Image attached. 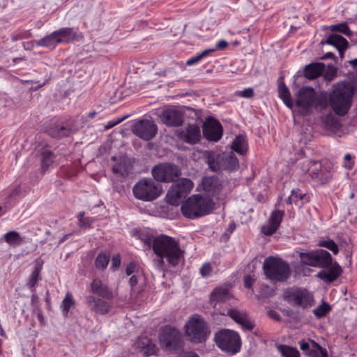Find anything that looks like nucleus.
I'll return each instance as SVG.
<instances>
[{
  "label": "nucleus",
  "instance_id": "1",
  "mask_svg": "<svg viewBox=\"0 0 357 357\" xmlns=\"http://www.w3.org/2000/svg\"><path fill=\"white\" fill-rule=\"evenodd\" d=\"M354 91H298L296 105L305 112L311 107L325 108L330 105L340 116L344 115L351 107Z\"/></svg>",
  "mask_w": 357,
  "mask_h": 357
},
{
  "label": "nucleus",
  "instance_id": "2",
  "mask_svg": "<svg viewBox=\"0 0 357 357\" xmlns=\"http://www.w3.org/2000/svg\"><path fill=\"white\" fill-rule=\"evenodd\" d=\"M152 247L157 256L165 258L172 266L178 265L183 259V252L179 247L178 241L173 237L167 235L155 237Z\"/></svg>",
  "mask_w": 357,
  "mask_h": 357
},
{
  "label": "nucleus",
  "instance_id": "3",
  "mask_svg": "<svg viewBox=\"0 0 357 357\" xmlns=\"http://www.w3.org/2000/svg\"><path fill=\"white\" fill-rule=\"evenodd\" d=\"M214 208L211 199L205 196H190L181 206L182 214L187 218L195 219L209 214Z\"/></svg>",
  "mask_w": 357,
  "mask_h": 357
},
{
  "label": "nucleus",
  "instance_id": "4",
  "mask_svg": "<svg viewBox=\"0 0 357 357\" xmlns=\"http://www.w3.org/2000/svg\"><path fill=\"white\" fill-rule=\"evenodd\" d=\"M325 70V64L321 62H312L298 70L294 76L293 84L296 89H314L307 84V82L316 79L322 75Z\"/></svg>",
  "mask_w": 357,
  "mask_h": 357
},
{
  "label": "nucleus",
  "instance_id": "5",
  "mask_svg": "<svg viewBox=\"0 0 357 357\" xmlns=\"http://www.w3.org/2000/svg\"><path fill=\"white\" fill-rule=\"evenodd\" d=\"M135 198L144 202H151L162 192V185L151 178H145L137 181L132 188Z\"/></svg>",
  "mask_w": 357,
  "mask_h": 357
},
{
  "label": "nucleus",
  "instance_id": "6",
  "mask_svg": "<svg viewBox=\"0 0 357 357\" xmlns=\"http://www.w3.org/2000/svg\"><path fill=\"white\" fill-rule=\"evenodd\" d=\"M263 268L266 277L271 280L284 281L290 275V268L288 264L278 257L266 258Z\"/></svg>",
  "mask_w": 357,
  "mask_h": 357
},
{
  "label": "nucleus",
  "instance_id": "7",
  "mask_svg": "<svg viewBox=\"0 0 357 357\" xmlns=\"http://www.w3.org/2000/svg\"><path fill=\"white\" fill-rule=\"evenodd\" d=\"M185 331L190 341L195 343L204 342L210 334L206 323L198 314H194L188 319L185 325Z\"/></svg>",
  "mask_w": 357,
  "mask_h": 357
},
{
  "label": "nucleus",
  "instance_id": "8",
  "mask_svg": "<svg viewBox=\"0 0 357 357\" xmlns=\"http://www.w3.org/2000/svg\"><path fill=\"white\" fill-rule=\"evenodd\" d=\"M217 346L222 351L235 354L240 351L241 339L238 333L229 329L217 332L214 337Z\"/></svg>",
  "mask_w": 357,
  "mask_h": 357
},
{
  "label": "nucleus",
  "instance_id": "9",
  "mask_svg": "<svg viewBox=\"0 0 357 357\" xmlns=\"http://www.w3.org/2000/svg\"><path fill=\"white\" fill-rule=\"evenodd\" d=\"M158 342L162 349L176 351L183 347L182 334L176 328L167 326L159 333Z\"/></svg>",
  "mask_w": 357,
  "mask_h": 357
},
{
  "label": "nucleus",
  "instance_id": "10",
  "mask_svg": "<svg viewBox=\"0 0 357 357\" xmlns=\"http://www.w3.org/2000/svg\"><path fill=\"white\" fill-rule=\"evenodd\" d=\"M303 264L314 267H328L332 264L331 254L324 250L300 253Z\"/></svg>",
  "mask_w": 357,
  "mask_h": 357
},
{
  "label": "nucleus",
  "instance_id": "11",
  "mask_svg": "<svg viewBox=\"0 0 357 357\" xmlns=\"http://www.w3.org/2000/svg\"><path fill=\"white\" fill-rule=\"evenodd\" d=\"M151 173L158 181L172 182L181 175V170L175 165L162 163L154 166Z\"/></svg>",
  "mask_w": 357,
  "mask_h": 357
},
{
  "label": "nucleus",
  "instance_id": "12",
  "mask_svg": "<svg viewBox=\"0 0 357 357\" xmlns=\"http://www.w3.org/2000/svg\"><path fill=\"white\" fill-rule=\"evenodd\" d=\"M303 171L307 172L312 179L317 180L321 183L326 182L331 177V172L320 163L307 161L302 166Z\"/></svg>",
  "mask_w": 357,
  "mask_h": 357
},
{
  "label": "nucleus",
  "instance_id": "13",
  "mask_svg": "<svg viewBox=\"0 0 357 357\" xmlns=\"http://www.w3.org/2000/svg\"><path fill=\"white\" fill-rule=\"evenodd\" d=\"M132 132L144 140H149L157 133V126L151 120H142L136 122L132 126Z\"/></svg>",
  "mask_w": 357,
  "mask_h": 357
},
{
  "label": "nucleus",
  "instance_id": "14",
  "mask_svg": "<svg viewBox=\"0 0 357 357\" xmlns=\"http://www.w3.org/2000/svg\"><path fill=\"white\" fill-rule=\"evenodd\" d=\"M287 298L289 303L300 305L303 307H308L314 304L312 294L305 289H297L289 291Z\"/></svg>",
  "mask_w": 357,
  "mask_h": 357
},
{
  "label": "nucleus",
  "instance_id": "15",
  "mask_svg": "<svg viewBox=\"0 0 357 357\" xmlns=\"http://www.w3.org/2000/svg\"><path fill=\"white\" fill-rule=\"evenodd\" d=\"M198 190L202 191L206 197H217L222 191L221 181L215 176H208L202 179V183L197 187Z\"/></svg>",
  "mask_w": 357,
  "mask_h": 357
},
{
  "label": "nucleus",
  "instance_id": "16",
  "mask_svg": "<svg viewBox=\"0 0 357 357\" xmlns=\"http://www.w3.org/2000/svg\"><path fill=\"white\" fill-rule=\"evenodd\" d=\"M203 133L207 139L217 142L222 137V127L218 121L208 117L204 123Z\"/></svg>",
  "mask_w": 357,
  "mask_h": 357
},
{
  "label": "nucleus",
  "instance_id": "17",
  "mask_svg": "<svg viewBox=\"0 0 357 357\" xmlns=\"http://www.w3.org/2000/svg\"><path fill=\"white\" fill-rule=\"evenodd\" d=\"M55 32L59 44H68L74 41H77L82 38V35L73 27H63L55 31Z\"/></svg>",
  "mask_w": 357,
  "mask_h": 357
},
{
  "label": "nucleus",
  "instance_id": "18",
  "mask_svg": "<svg viewBox=\"0 0 357 357\" xmlns=\"http://www.w3.org/2000/svg\"><path fill=\"white\" fill-rule=\"evenodd\" d=\"M178 137L188 143L195 144L199 140L200 129L195 124L189 125L178 132Z\"/></svg>",
  "mask_w": 357,
  "mask_h": 357
},
{
  "label": "nucleus",
  "instance_id": "19",
  "mask_svg": "<svg viewBox=\"0 0 357 357\" xmlns=\"http://www.w3.org/2000/svg\"><path fill=\"white\" fill-rule=\"evenodd\" d=\"M160 119L163 123L170 126H178L183 121L181 112L174 108L165 109L161 114Z\"/></svg>",
  "mask_w": 357,
  "mask_h": 357
},
{
  "label": "nucleus",
  "instance_id": "20",
  "mask_svg": "<svg viewBox=\"0 0 357 357\" xmlns=\"http://www.w3.org/2000/svg\"><path fill=\"white\" fill-rule=\"evenodd\" d=\"M282 216V211L275 210L273 211L268 223L261 228L263 234L267 236L273 234L280 226Z\"/></svg>",
  "mask_w": 357,
  "mask_h": 357
},
{
  "label": "nucleus",
  "instance_id": "21",
  "mask_svg": "<svg viewBox=\"0 0 357 357\" xmlns=\"http://www.w3.org/2000/svg\"><path fill=\"white\" fill-rule=\"evenodd\" d=\"M86 301L88 307L96 313L104 314L108 313L110 310L109 304L100 298L89 296L86 297Z\"/></svg>",
  "mask_w": 357,
  "mask_h": 357
},
{
  "label": "nucleus",
  "instance_id": "22",
  "mask_svg": "<svg viewBox=\"0 0 357 357\" xmlns=\"http://www.w3.org/2000/svg\"><path fill=\"white\" fill-rule=\"evenodd\" d=\"M321 43H324V42ZM324 43L333 45L336 47L341 57L343 56L344 52L349 45L348 41L343 36L337 33L330 34L327 37Z\"/></svg>",
  "mask_w": 357,
  "mask_h": 357
},
{
  "label": "nucleus",
  "instance_id": "23",
  "mask_svg": "<svg viewBox=\"0 0 357 357\" xmlns=\"http://www.w3.org/2000/svg\"><path fill=\"white\" fill-rule=\"evenodd\" d=\"M228 315L237 324L241 326L245 330H252L254 327L252 323L248 319L247 314L243 311L237 310H230L228 311Z\"/></svg>",
  "mask_w": 357,
  "mask_h": 357
},
{
  "label": "nucleus",
  "instance_id": "24",
  "mask_svg": "<svg viewBox=\"0 0 357 357\" xmlns=\"http://www.w3.org/2000/svg\"><path fill=\"white\" fill-rule=\"evenodd\" d=\"M214 160L213 156H211L208 158V165L211 169L213 171H217L221 168L227 169L229 171L235 169L238 165V159L233 155H230L226 158L224 164L218 162L216 165L213 161Z\"/></svg>",
  "mask_w": 357,
  "mask_h": 357
},
{
  "label": "nucleus",
  "instance_id": "25",
  "mask_svg": "<svg viewBox=\"0 0 357 357\" xmlns=\"http://www.w3.org/2000/svg\"><path fill=\"white\" fill-rule=\"evenodd\" d=\"M113 160L117 161L112 167L113 172L123 176L128 175L132 167L130 160L125 156H121L118 158L114 157Z\"/></svg>",
  "mask_w": 357,
  "mask_h": 357
},
{
  "label": "nucleus",
  "instance_id": "26",
  "mask_svg": "<svg viewBox=\"0 0 357 357\" xmlns=\"http://www.w3.org/2000/svg\"><path fill=\"white\" fill-rule=\"evenodd\" d=\"M341 273V267L337 263H335L328 270L320 271L317 276L326 282H332L340 275Z\"/></svg>",
  "mask_w": 357,
  "mask_h": 357
},
{
  "label": "nucleus",
  "instance_id": "27",
  "mask_svg": "<svg viewBox=\"0 0 357 357\" xmlns=\"http://www.w3.org/2000/svg\"><path fill=\"white\" fill-rule=\"evenodd\" d=\"M229 298L228 289L222 287L215 288L211 294L210 302L214 308L221 303H224Z\"/></svg>",
  "mask_w": 357,
  "mask_h": 357
},
{
  "label": "nucleus",
  "instance_id": "28",
  "mask_svg": "<svg viewBox=\"0 0 357 357\" xmlns=\"http://www.w3.org/2000/svg\"><path fill=\"white\" fill-rule=\"evenodd\" d=\"M137 346L143 354L146 356L153 355L158 351L155 344L148 337H142L139 340Z\"/></svg>",
  "mask_w": 357,
  "mask_h": 357
},
{
  "label": "nucleus",
  "instance_id": "29",
  "mask_svg": "<svg viewBox=\"0 0 357 357\" xmlns=\"http://www.w3.org/2000/svg\"><path fill=\"white\" fill-rule=\"evenodd\" d=\"M91 289L93 294H98L103 298H109L112 297V294L109 291L107 286L102 283L99 279H94L91 284Z\"/></svg>",
  "mask_w": 357,
  "mask_h": 357
},
{
  "label": "nucleus",
  "instance_id": "30",
  "mask_svg": "<svg viewBox=\"0 0 357 357\" xmlns=\"http://www.w3.org/2000/svg\"><path fill=\"white\" fill-rule=\"evenodd\" d=\"M41 269L42 264H37L27 280L26 286L31 289V291H35L36 285L41 280V277L40 276Z\"/></svg>",
  "mask_w": 357,
  "mask_h": 357
},
{
  "label": "nucleus",
  "instance_id": "31",
  "mask_svg": "<svg viewBox=\"0 0 357 357\" xmlns=\"http://www.w3.org/2000/svg\"><path fill=\"white\" fill-rule=\"evenodd\" d=\"M308 202L305 193L299 189H294L291 190V195L287 199L288 204H295L296 205L303 204L305 202Z\"/></svg>",
  "mask_w": 357,
  "mask_h": 357
},
{
  "label": "nucleus",
  "instance_id": "32",
  "mask_svg": "<svg viewBox=\"0 0 357 357\" xmlns=\"http://www.w3.org/2000/svg\"><path fill=\"white\" fill-rule=\"evenodd\" d=\"M1 239L4 240L11 247L18 246L23 243V238L16 231H10L6 233Z\"/></svg>",
  "mask_w": 357,
  "mask_h": 357
},
{
  "label": "nucleus",
  "instance_id": "33",
  "mask_svg": "<svg viewBox=\"0 0 357 357\" xmlns=\"http://www.w3.org/2000/svg\"><path fill=\"white\" fill-rule=\"evenodd\" d=\"M231 148L236 153L243 155L248 151L247 139L244 135H240L234 139Z\"/></svg>",
  "mask_w": 357,
  "mask_h": 357
},
{
  "label": "nucleus",
  "instance_id": "34",
  "mask_svg": "<svg viewBox=\"0 0 357 357\" xmlns=\"http://www.w3.org/2000/svg\"><path fill=\"white\" fill-rule=\"evenodd\" d=\"M59 44L55 31L48 34L36 42L39 47L54 48Z\"/></svg>",
  "mask_w": 357,
  "mask_h": 357
},
{
  "label": "nucleus",
  "instance_id": "35",
  "mask_svg": "<svg viewBox=\"0 0 357 357\" xmlns=\"http://www.w3.org/2000/svg\"><path fill=\"white\" fill-rule=\"evenodd\" d=\"M183 197L181 192L172 185L166 195V201L172 205H178L180 199Z\"/></svg>",
  "mask_w": 357,
  "mask_h": 357
},
{
  "label": "nucleus",
  "instance_id": "36",
  "mask_svg": "<svg viewBox=\"0 0 357 357\" xmlns=\"http://www.w3.org/2000/svg\"><path fill=\"white\" fill-rule=\"evenodd\" d=\"M174 185L184 197L192 190L194 184L190 179L183 178L178 180Z\"/></svg>",
  "mask_w": 357,
  "mask_h": 357
},
{
  "label": "nucleus",
  "instance_id": "37",
  "mask_svg": "<svg viewBox=\"0 0 357 357\" xmlns=\"http://www.w3.org/2000/svg\"><path fill=\"white\" fill-rule=\"evenodd\" d=\"M75 302L73 299V294L70 292H67L61 305L63 315L67 317L70 309L75 306Z\"/></svg>",
  "mask_w": 357,
  "mask_h": 357
},
{
  "label": "nucleus",
  "instance_id": "38",
  "mask_svg": "<svg viewBox=\"0 0 357 357\" xmlns=\"http://www.w3.org/2000/svg\"><path fill=\"white\" fill-rule=\"evenodd\" d=\"M312 348L310 351L307 353L309 357H328L327 351L322 348L316 342L311 340Z\"/></svg>",
  "mask_w": 357,
  "mask_h": 357
},
{
  "label": "nucleus",
  "instance_id": "39",
  "mask_svg": "<svg viewBox=\"0 0 357 357\" xmlns=\"http://www.w3.org/2000/svg\"><path fill=\"white\" fill-rule=\"evenodd\" d=\"M323 79L326 83H329L334 80L337 76V68L333 65H328L327 68L325 66L324 72L322 75Z\"/></svg>",
  "mask_w": 357,
  "mask_h": 357
},
{
  "label": "nucleus",
  "instance_id": "40",
  "mask_svg": "<svg viewBox=\"0 0 357 357\" xmlns=\"http://www.w3.org/2000/svg\"><path fill=\"white\" fill-rule=\"evenodd\" d=\"M278 349L283 357H300V354L296 348L280 345Z\"/></svg>",
  "mask_w": 357,
  "mask_h": 357
},
{
  "label": "nucleus",
  "instance_id": "41",
  "mask_svg": "<svg viewBox=\"0 0 357 357\" xmlns=\"http://www.w3.org/2000/svg\"><path fill=\"white\" fill-rule=\"evenodd\" d=\"M330 30L333 32H340L345 36L350 37L353 33L348 26L347 23L342 22L330 26Z\"/></svg>",
  "mask_w": 357,
  "mask_h": 357
},
{
  "label": "nucleus",
  "instance_id": "42",
  "mask_svg": "<svg viewBox=\"0 0 357 357\" xmlns=\"http://www.w3.org/2000/svg\"><path fill=\"white\" fill-rule=\"evenodd\" d=\"M215 50H205L201 53L197 54L196 56L189 59L186 61L187 66H193L199 63L202 59L209 55L211 52H213Z\"/></svg>",
  "mask_w": 357,
  "mask_h": 357
},
{
  "label": "nucleus",
  "instance_id": "43",
  "mask_svg": "<svg viewBox=\"0 0 357 357\" xmlns=\"http://www.w3.org/2000/svg\"><path fill=\"white\" fill-rule=\"evenodd\" d=\"M109 254L107 252H101L99 254L96 260V266L98 268H105L107 267L109 261Z\"/></svg>",
  "mask_w": 357,
  "mask_h": 357
},
{
  "label": "nucleus",
  "instance_id": "44",
  "mask_svg": "<svg viewBox=\"0 0 357 357\" xmlns=\"http://www.w3.org/2000/svg\"><path fill=\"white\" fill-rule=\"evenodd\" d=\"M54 156L50 151H45L42 154L41 164L43 169H47L54 162Z\"/></svg>",
  "mask_w": 357,
  "mask_h": 357
},
{
  "label": "nucleus",
  "instance_id": "45",
  "mask_svg": "<svg viewBox=\"0 0 357 357\" xmlns=\"http://www.w3.org/2000/svg\"><path fill=\"white\" fill-rule=\"evenodd\" d=\"M129 91H109L111 103H116L129 95Z\"/></svg>",
  "mask_w": 357,
  "mask_h": 357
},
{
  "label": "nucleus",
  "instance_id": "46",
  "mask_svg": "<svg viewBox=\"0 0 357 357\" xmlns=\"http://www.w3.org/2000/svg\"><path fill=\"white\" fill-rule=\"evenodd\" d=\"M318 245L328 248L335 255L337 254L339 252V248L337 244L334 242V241L331 239L327 241H320L318 243Z\"/></svg>",
  "mask_w": 357,
  "mask_h": 357
},
{
  "label": "nucleus",
  "instance_id": "47",
  "mask_svg": "<svg viewBox=\"0 0 357 357\" xmlns=\"http://www.w3.org/2000/svg\"><path fill=\"white\" fill-rule=\"evenodd\" d=\"M279 97L283 102L290 109L294 106V101L291 97L289 91H279Z\"/></svg>",
  "mask_w": 357,
  "mask_h": 357
},
{
  "label": "nucleus",
  "instance_id": "48",
  "mask_svg": "<svg viewBox=\"0 0 357 357\" xmlns=\"http://www.w3.org/2000/svg\"><path fill=\"white\" fill-rule=\"evenodd\" d=\"M331 310V307L329 305L324 303L322 305L316 307L313 312L316 317H322L326 314L328 312Z\"/></svg>",
  "mask_w": 357,
  "mask_h": 357
},
{
  "label": "nucleus",
  "instance_id": "49",
  "mask_svg": "<svg viewBox=\"0 0 357 357\" xmlns=\"http://www.w3.org/2000/svg\"><path fill=\"white\" fill-rule=\"evenodd\" d=\"M67 134L66 128L63 126H59L54 129L50 130V135L54 137H61Z\"/></svg>",
  "mask_w": 357,
  "mask_h": 357
},
{
  "label": "nucleus",
  "instance_id": "50",
  "mask_svg": "<svg viewBox=\"0 0 357 357\" xmlns=\"http://www.w3.org/2000/svg\"><path fill=\"white\" fill-rule=\"evenodd\" d=\"M79 225L81 227H89L93 222V220L89 218H84V213H80L78 215Z\"/></svg>",
  "mask_w": 357,
  "mask_h": 357
},
{
  "label": "nucleus",
  "instance_id": "51",
  "mask_svg": "<svg viewBox=\"0 0 357 357\" xmlns=\"http://www.w3.org/2000/svg\"><path fill=\"white\" fill-rule=\"evenodd\" d=\"M343 167L347 169H351L354 165V160L351 154L347 153L344 157Z\"/></svg>",
  "mask_w": 357,
  "mask_h": 357
},
{
  "label": "nucleus",
  "instance_id": "52",
  "mask_svg": "<svg viewBox=\"0 0 357 357\" xmlns=\"http://www.w3.org/2000/svg\"><path fill=\"white\" fill-rule=\"evenodd\" d=\"M200 273L203 277H208L212 273V268L209 263H205L200 268Z\"/></svg>",
  "mask_w": 357,
  "mask_h": 357
},
{
  "label": "nucleus",
  "instance_id": "53",
  "mask_svg": "<svg viewBox=\"0 0 357 357\" xmlns=\"http://www.w3.org/2000/svg\"><path fill=\"white\" fill-rule=\"evenodd\" d=\"M349 82L347 80L340 81L333 84V89H350L349 87ZM351 89H354L352 88Z\"/></svg>",
  "mask_w": 357,
  "mask_h": 357
},
{
  "label": "nucleus",
  "instance_id": "54",
  "mask_svg": "<svg viewBox=\"0 0 357 357\" xmlns=\"http://www.w3.org/2000/svg\"><path fill=\"white\" fill-rule=\"evenodd\" d=\"M126 117L123 118H118L116 119H113L112 121H109L105 126V128L106 130L110 129L113 128L114 126H116L117 124L122 122L124 119H126Z\"/></svg>",
  "mask_w": 357,
  "mask_h": 357
},
{
  "label": "nucleus",
  "instance_id": "55",
  "mask_svg": "<svg viewBox=\"0 0 357 357\" xmlns=\"http://www.w3.org/2000/svg\"><path fill=\"white\" fill-rule=\"evenodd\" d=\"M236 96L249 98L253 96V91H236Z\"/></svg>",
  "mask_w": 357,
  "mask_h": 357
},
{
  "label": "nucleus",
  "instance_id": "56",
  "mask_svg": "<svg viewBox=\"0 0 357 357\" xmlns=\"http://www.w3.org/2000/svg\"><path fill=\"white\" fill-rule=\"evenodd\" d=\"M136 269H137V266L135 263H130L126 268V273L128 275H130L132 274H136L135 273V271H136Z\"/></svg>",
  "mask_w": 357,
  "mask_h": 357
},
{
  "label": "nucleus",
  "instance_id": "57",
  "mask_svg": "<svg viewBox=\"0 0 357 357\" xmlns=\"http://www.w3.org/2000/svg\"><path fill=\"white\" fill-rule=\"evenodd\" d=\"M227 46H228V43L226 40H220L217 42V43L215 45V48H214L213 50H215V51L216 50H225L227 47Z\"/></svg>",
  "mask_w": 357,
  "mask_h": 357
},
{
  "label": "nucleus",
  "instance_id": "58",
  "mask_svg": "<svg viewBox=\"0 0 357 357\" xmlns=\"http://www.w3.org/2000/svg\"><path fill=\"white\" fill-rule=\"evenodd\" d=\"M300 348L302 351L307 353L310 351V348H312L311 341L310 342H302L300 343Z\"/></svg>",
  "mask_w": 357,
  "mask_h": 357
},
{
  "label": "nucleus",
  "instance_id": "59",
  "mask_svg": "<svg viewBox=\"0 0 357 357\" xmlns=\"http://www.w3.org/2000/svg\"><path fill=\"white\" fill-rule=\"evenodd\" d=\"M121 257L119 255H116L112 257V268H116L120 266Z\"/></svg>",
  "mask_w": 357,
  "mask_h": 357
},
{
  "label": "nucleus",
  "instance_id": "60",
  "mask_svg": "<svg viewBox=\"0 0 357 357\" xmlns=\"http://www.w3.org/2000/svg\"><path fill=\"white\" fill-rule=\"evenodd\" d=\"M255 281V279L250 275H245L244 277V284L245 287L247 288H250Z\"/></svg>",
  "mask_w": 357,
  "mask_h": 357
},
{
  "label": "nucleus",
  "instance_id": "61",
  "mask_svg": "<svg viewBox=\"0 0 357 357\" xmlns=\"http://www.w3.org/2000/svg\"><path fill=\"white\" fill-rule=\"evenodd\" d=\"M278 89H288V88L286 86L283 77L280 76L278 79Z\"/></svg>",
  "mask_w": 357,
  "mask_h": 357
},
{
  "label": "nucleus",
  "instance_id": "62",
  "mask_svg": "<svg viewBox=\"0 0 357 357\" xmlns=\"http://www.w3.org/2000/svg\"><path fill=\"white\" fill-rule=\"evenodd\" d=\"M137 281H138V274L137 273V274H134L130 278L129 283L131 287H134L137 283Z\"/></svg>",
  "mask_w": 357,
  "mask_h": 357
},
{
  "label": "nucleus",
  "instance_id": "63",
  "mask_svg": "<svg viewBox=\"0 0 357 357\" xmlns=\"http://www.w3.org/2000/svg\"><path fill=\"white\" fill-rule=\"evenodd\" d=\"M349 64L354 68H357V58L349 61Z\"/></svg>",
  "mask_w": 357,
  "mask_h": 357
},
{
  "label": "nucleus",
  "instance_id": "64",
  "mask_svg": "<svg viewBox=\"0 0 357 357\" xmlns=\"http://www.w3.org/2000/svg\"><path fill=\"white\" fill-rule=\"evenodd\" d=\"M334 57V54L332 52H327L324 56V59H332Z\"/></svg>",
  "mask_w": 357,
  "mask_h": 357
}]
</instances>
